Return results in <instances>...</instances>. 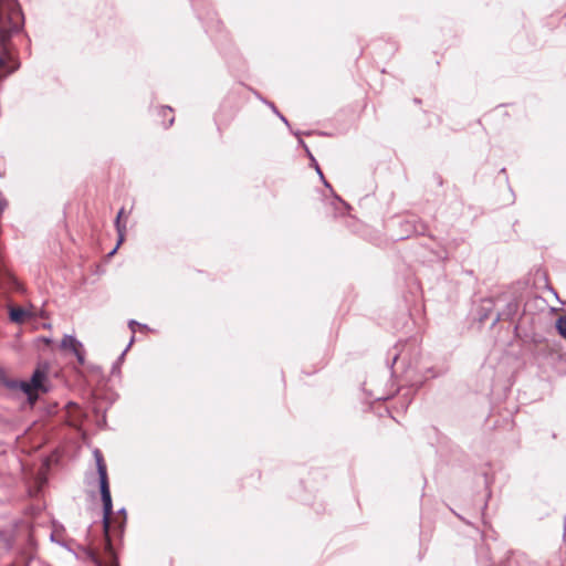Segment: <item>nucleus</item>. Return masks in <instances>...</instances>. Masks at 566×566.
<instances>
[{
	"label": "nucleus",
	"mask_w": 566,
	"mask_h": 566,
	"mask_svg": "<svg viewBox=\"0 0 566 566\" xmlns=\"http://www.w3.org/2000/svg\"><path fill=\"white\" fill-rule=\"evenodd\" d=\"M312 165L314 166V168H315V170L317 171V174L319 175V177H321L323 180H325V179H324V176H323V172H322V170H321V168H319V166H318L317 161L312 163ZM324 184H325V186L329 187V185H328L326 181H324Z\"/></svg>",
	"instance_id": "obj_7"
},
{
	"label": "nucleus",
	"mask_w": 566,
	"mask_h": 566,
	"mask_svg": "<svg viewBox=\"0 0 566 566\" xmlns=\"http://www.w3.org/2000/svg\"><path fill=\"white\" fill-rule=\"evenodd\" d=\"M4 60L2 57H0V69L4 66Z\"/></svg>",
	"instance_id": "obj_16"
},
{
	"label": "nucleus",
	"mask_w": 566,
	"mask_h": 566,
	"mask_svg": "<svg viewBox=\"0 0 566 566\" xmlns=\"http://www.w3.org/2000/svg\"><path fill=\"white\" fill-rule=\"evenodd\" d=\"M500 319H502V314H497L493 324H496Z\"/></svg>",
	"instance_id": "obj_15"
},
{
	"label": "nucleus",
	"mask_w": 566,
	"mask_h": 566,
	"mask_svg": "<svg viewBox=\"0 0 566 566\" xmlns=\"http://www.w3.org/2000/svg\"><path fill=\"white\" fill-rule=\"evenodd\" d=\"M135 325H139V324H138L136 321H130V322H129V327H130L132 329H134V326H135Z\"/></svg>",
	"instance_id": "obj_14"
},
{
	"label": "nucleus",
	"mask_w": 566,
	"mask_h": 566,
	"mask_svg": "<svg viewBox=\"0 0 566 566\" xmlns=\"http://www.w3.org/2000/svg\"><path fill=\"white\" fill-rule=\"evenodd\" d=\"M397 359H398V354H396V355L394 356V361H396Z\"/></svg>",
	"instance_id": "obj_21"
},
{
	"label": "nucleus",
	"mask_w": 566,
	"mask_h": 566,
	"mask_svg": "<svg viewBox=\"0 0 566 566\" xmlns=\"http://www.w3.org/2000/svg\"><path fill=\"white\" fill-rule=\"evenodd\" d=\"M558 333L566 339V315L558 317L556 321Z\"/></svg>",
	"instance_id": "obj_6"
},
{
	"label": "nucleus",
	"mask_w": 566,
	"mask_h": 566,
	"mask_svg": "<svg viewBox=\"0 0 566 566\" xmlns=\"http://www.w3.org/2000/svg\"><path fill=\"white\" fill-rule=\"evenodd\" d=\"M125 521H126V516L123 517V522L120 523L119 527H123Z\"/></svg>",
	"instance_id": "obj_18"
},
{
	"label": "nucleus",
	"mask_w": 566,
	"mask_h": 566,
	"mask_svg": "<svg viewBox=\"0 0 566 566\" xmlns=\"http://www.w3.org/2000/svg\"><path fill=\"white\" fill-rule=\"evenodd\" d=\"M277 116L281 118L282 122H284L286 125H289L287 119L281 113H279Z\"/></svg>",
	"instance_id": "obj_13"
},
{
	"label": "nucleus",
	"mask_w": 566,
	"mask_h": 566,
	"mask_svg": "<svg viewBox=\"0 0 566 566\" xmlns=\"http://www.w3.org/2000/svg\"><path fill=\"white\" fill-rule=\"evenodd\" d=\"M124 214V209L122 208L118 213H117V217H116V220H115V228H116V231L118 233V242H117V245L115 247V249L113 251L109 252V256L114 255L117 248L119 247V244L124 241V233L126 231V226L122 223L120 219Z\"/></svg>",
	"instance_id": "obj_4"
},
{
	"label": "nucleus",
	"mask_w": 566,
	"mask_h": 566,
	"mask_svg": "<svg viewBox=\"0 0 566 566\" xmlns=\"http://www.w3.org/2000/svg\"><path fill=\"white\" fill-rule=\"evenodd\" d=\"M486 317H488V315L485 314V315H484V316H482L480 319H481V321H484V319H486Z\"/></svg>",
	"instance_id": "obj_20"
},
{
	"label": "nucleus",
	"mask_w": 566,
	"mask_h": 566,
	"mask_svg": "<svg viewBox=\"0 0 566 566\" xmlns=\"http://www.w3.org/2000/svg\"><path fill=\"white\" fill-rule=\"evenodd\" d=\"M61 348L73 353L77 360L83 364L84 355L82 352V344L72 335H65L61 342Z\"/></svg>",
	"instance_id": "obj_3"
},
{
	"label": "nucleus",
	"mask_w": 566,
	"mask_h": 566,
	"mask_svg": "<svg viewBox=\"0 0 566 566\" xmlns=\"http://www.w3.org/2000/svg\"><path fill=\"white\" fill-rule=\"evenodd\" d=\"M119 513H120V514H125V510H124V509H122V510L119 511Z\"/></svg>",
	"instance_id": "obj_22"
},
{
	"label": "nucleus",
	"mask_w": 566,
	"mask_h": 566,
	"mask_svg": "<svg viewBox=\"0 0 566 566\" xmlns=\"http://www.w3.org/2000/svg\"><path fill=\"white\" fill-rule=\"evenodd\" d=\"M300 143L304 147V149H305L307 156L310 157L311 161L315 163L316 160H315L314 156L312 155V153L310 151L308 147L303 143V140H301Z\"/></svg>",
	"instance_id": "obj_9"
},
{
	"label": "nucleus",
	"mask_w": 566,
	"mask_h": 566,
	"mask_svg": "<svg viewBox=\"0 0 566 566\" xmlns=\"http://www.w3.org/2000/svg\"><path fill=\"white\" fill-rule=\"evenodd\" d=\"M166 111H168V112H172L171 107H165V108H164V112H166Z\"/></svg>",
	"instance_id": "obj_19"
},
{
	"label": "nucleus",
	"mask_w": 566,
	"mask_h": 566,
	"mask_svg": "<svg viewBox=\"0 0 566 566\" xmlns=\"http://www.w3.org/2000/svg\"><path fill=\"white\" fill-rule=\"evenodd\" d=\"M269 105L276 115L280 113L273 103H269Z\"/></svg>",
	"instance_id": "obj_12"
},
{
	"label": "nucleus",
	"mask_w": 566,
	"mask_h": 566,
	"mask_svg": "<svg viewBox=\"0 0 566 566\" xmlns=\"http://www.w3.org/2000/svg\"><path fill=\"white\" fill-rule=\"evenodd\" d=\"M300 143L304 147V149H305L307 156L310 157L311 161L315 163L316 160H315L314 156L312 155V153L310 151L308 147L303 143V140H301Z\"/></svg>",
	"instance_id": "obj_8"
},
{
	"label": "nucleus",
	"mask_w": 566,
	"mask_h": 566,
	"mask_svg": "<svg viewBox=\"0 0 566 566\" xmlns=\"http://www.w3.org/2000/svg\"><path fill=\"white\" fill-rule=\"evenodd\" d=\"M94 458L96 461V468L97 473L99 476V490H101V496L103 502V528L105 533V537L107 541L106 544V557L105 559L101 558L96 552L93 549H86V556L87 558L95 565V566H118L115 554L113 552L108 533L111 528L112 523V514H113V504H112V496H111V490H109V483L107 478V468L104 462V458L102 452L98 449L94 450Z\"/></svg>",
	"instance_id": "obj_1"
},
{
	"label": "nucleus",
	"mask_w": 566,
	"mask_h": 566,
	"mask_svg": "<svg viewBox=\"0 0 566 566\" xmlns=\"http://www.w3.org/2000/svg\"><path fill=\"white\" fill-rule=\"evenodd\" d=\"M300 143L304 147V149H305L307 156L310 157L311 161L315 163L316 160H315L314 156L312 155V153L310 151L308 147L303 143V140H301Z\"/></svg>",
	"instance_id": "obj_10"
},
{
	"label": "nucleus",
	"mask_w": 566,
	"mask_h": 566,
	"mask_svg": "<svg viewBox=\"0 0 566 566\" xmlns=\"http://www.w3.org/2000/svg\"><path fill=\"white\" fill-rule=\"evenodd\" d=\"M45 373L41 369H36L30 381H18V380H9L6 382V386L11 389H21L24 394L28 395L29 399L32 398V394L34 390H40L46 392L48 389L44 387Z\"/></svg>",
	"instance_id": "obj_2"
},
{
	"label": "nucleus",
	"mask_w": 566,
	"mask_h": 566,
	"mask_svg": "<svg viewBox=\"0 0 566 566\" xmlns=\"http://www.w3.org/2000/svg\"><path fill=\"white\" fill-rule=\"evenodd\" d=\"M507 307H509V314H512L515 311V308H516V304L515 303H510Z\"/></svg>",
	"instance_id": "obj_11"
},
{
	"label": "nucleus",
	"mask_w": 566,
	"mask_h": 566,
	"mask_svg": "<svg viewBox=\"0 0 566 566\" xmlns=\"http://www.w3.org/2000/svg\"><path fill=\"white\" fill-rule=\"evenodd\" d=\"M172 123H174V117H171V118L169 119V124H168V126H167V127L171 126V125H172Z\"/></svg>",
	"instance_id": "obj_17"
},
{
	"label": "nucleus",
	"mask_w": 566,
	"mask_h": 566,
	"mask_svg": "<svg viewBox=\"0 0 566 566\" xmlns=\"http://www.w3.org/2000/svg\"><path fill=\"white\" fill-rule=\"evenodd\" d=\"M31 314L22 307H10L9 317L12 323L22 324Z\"/></svg>",
	"instance_id": "obj_5"
}]
</instances>
